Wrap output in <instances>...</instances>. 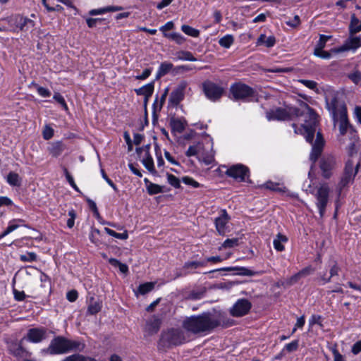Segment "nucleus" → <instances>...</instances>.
Returning <instances> with one entry per match:
<instances>
[{"label":"nucleus","instance_id":"obj_1","mask_svg":"<svg viewBox=\"0 0 361 361\" xmlns=\"http://www.w3.org/2000/svg\"><path fill=\"white\" fill-rule=\"evenodd\" d=\"M300 109L295 106H288L286 109H277L275 111L268 112L267 118L270 120L284 121L290 118L292 116H303L304 123L302 124L301 133L305 135V140L312 143L314 133L317 130L318 123L317 114L309 107L304 102H300Z\"/></svg>","mask_w":361,"mask_h":361},{"label":"nucleus","instance_id":"obj_2","mask_svg":"<svg viewBox=\"0 0 361 361\" xmlns=\"http://www.w3.org/2000/svg\"><path fill=\"white\" fill-rule=\"evenodd\" d=\"M326 107L331 115L334 127L338 125L339 135H345L350 128L343 94L340 92H328L325 95Z\"/></svg>","mask_w":361,"mask_h":361},{"label":"nucleus","instance_id":"obj_3","mask_svg":"<svg viewBox=\"0 0 361 361\" xmlns=\"http://www.w3.org/2000/svg\"><path fill=\"white\" fill-rule=\"evenodd\" d=\"M219 325L220 319L209 312L188 317L182 323L184 330L193 334L209 333Z\"/></svg>","mask_w":361,"mask_h":361},{"label":"nucleus","instance_id":"obj_4","mask_svg":"<svg viewBox=\"0 0 361 361\" xmlns=\"http://www.w3.org/2000/svg\"><path fill=\"white\" fill-rule=\"evenodd\" d=\"M85 344L80 340H71L62 336L54 337L49 346L43 349L44 355H63L70 352H81L85 349Z\"/></svg>","mask_w":361,"mask_h":361},{"label":"nucleus","instance_id":"obj_5","mask_svg":"<svg viewBox=\"0 0 361 361\" xmlns=\"http://www.w3.org/2000/svg\"><path fill=\"white\" fill-rule=\"evenodd\" d=\"M213 143L210 140L205 142H198L190 145L185 152L187 157L198 156L205 164L209 165L214 161V152L212 150Z\"/></svg>","mask_w":361,"mask_h":361},{"label":"nucleus","instance_id":"obj_6","mask_svg":"<svg viewBox=\"0 0 361 361\" xmlns=\"http://www.w3.org/2000/svg\"><path fill=\"white\" fill-rule=\"evenodd\" d=\"M188 340V332L180 329L171 328L161 333L160 344L163 346L171 347L180 345Z\"/></svg>","mask_w":361,"mask_h":361},{"label":"nucleus","instance_id":"obj_7","mask_svg":"<svg viewBox=\"0 0 361 361\" xmlns=\"http://www.w3.org/2000/svg\"><path fill=\"white\" fill-rule=\"evenodd\" d=\"M358 166L359 163L355 164L353 160H349L347 161L345 167L344 174L342 176L341 180L338 183L336 188V192L337 194V201H338L339 198L341 197V195L344 188L347 187L348 184L353 180L357 172Z\"/></svg>","mask_w":361,"mask_h":361},{"label":"nucleus","instance_id":"obj_8","mask_svg":"<svg viewBox=\"0 0 361 361\" xmlns=\"http://www.w3.org/2000/svg\"><path fill=\"white\" fill-rule=\"evenodd\" d=\"M331 188L328 183H322L317 188L314 194L316 206L319 210V216L322 218L326 212V209L329 202Z\"/></svg>","mask_w":361,"mask_h":361},{"label":"nucleus","instance_id":"obj_9","mask_svg":"<svg viewBox=\"0 0 361 361\" xmlns=\"http://www.w3.org/2000/svg\"><path fill=\"white\" fill-rule=\"evenodd\" d=\"M24 339L20 341H12L8 343V350L9 353L18 359L26 358L31 356L32 353L26 350L23 346Z\"/></svg>","mask_w":361,"mask_h":361},{"label":"nucleus","instance_id":"obj_10","mask_svg":"<svg viewBox=\"0 0 361 361\" xmlns=\"http://www.w3.org/2000/svg\"><path fill=\"white\" fill-rule=\"evenodd\" d=\"M361 47V37L360 36H354L350 35L345 41L343 44L338 48H334L331 50L332 53H340L347 51H356Z\"/></svg>","mask_w":361,"mask_h":361},{"label":"nucleus","instance_id":"obj_11","mask_svg":"<svg viewBox=\"0 0 361 361\" xmlns=\"http://www.w3.org/2000/svg\"><path fill=\"white\" fill-rule=\"evenodd\" d=\"M226 174L238 181H245L249 175V169L245 166L238 164L228 168Z\"/></svg>","mask_w":361,"mask_h":361},{"label":"nucleus","instance_id":"obj_12","mask_svg":"<svg viewBox=\"0 0 361 361\" xmlns=\"http://www.w3.org/2000/svg\"><path fill=\"white\" fill-rule=\"evenodd\" d=\"M4 20L8 22L10 26L9 30L12 32H17L18 30H23L27 25H32V21L30 19L20 15L12 16Z\"/></svg>","mask_w":361,"mask_h":361},{"label":"nucleus","instance_id":"obj_13","mask_svg":"<svg viewBox=\"0 0 361 361\" xmlns=\"http://www.w3.org/2000/svg\"><path fill=\"white\" fill-rule=\"evenodd\" d=\"M336 167V159L331 155L324 157L320 161V169L322 171V176L324 178H329L332 176L333 171Z\"/></svg>","mask_w":361,"mask_h":361},{"label":"nucleus","instance_id":"obj_14","mask_svg":"<svg viewBox=\"0 0 361 361\" xmlns=\"http://www.w3.org/2000/svg\"><path fill=\"white\" fill-rule=\"evenodd\" d=\"M47 337L45 328H32L27 331L26 336L23 338L30 343H38L44 341Z\"/></svg>","mask_w":361,"mask_h":361},{"label":"nucleus","instance_id":"obj_15","mask_svg":"<svg viewBox=\"0 0 361 361\" xmlns=\"http://www.w3.org/2000/svg\"><path fill=\"white\" fill-rule=\"evenodd\" d=\"M251 308V303L246 299L238 300L230 310L233 317H243L248 313Z\"/></svg>","mask_w":361,"mask_h":361},{"label":"nucleus","instance_id":"obj_16","mask_svg":"<svg viewBox=\"0 0 361 361\" xmlns=\"http://www.w3.org/2000/svg\"><path fill=\"white\" fill-rule=\"evenodd\" d=\"M161 324V318L157 315H153L146 321L144 331L148 336L154 335L159 331Z\"/></svg>","mask_w":361,"mask_h":361},{"label":"nucleus","instance_id":"obj_17","mask_svg":"<svg viewBox=\"0 0 361 361\" xmlns=\"http://www.w3.org/2000/svg\"><path fill=\"white\" fill-rule=\"evenodd\" d=\"M230 220V216L225 209L220 211L219 216L214 220L216 229L219 234L224 235L227 230V224Z\"/></svg>","mask_w":361,"mask_h":361},{"label":"nucleus","instance_id":"obj_18","mask_svg":"<svg viewBox=\"0 0 361 361\" xmlns=\"http://www.w3.org/2000/svg\"><path fill=\"white\" fill-rule=\"evenodd\" d=\"M324 146V140L322 138V134L319 132L317 133L316 140L312 144V152L310 154V159L314 162L318 159L321 152L322 151V148Z\"/></svg>","mask_w":361,"mask_h":361},{"label":"nucleus","instance_id":"obj_19","mask_svg":"<svg viewBox=\"0 0 361 361\" xmlns=\"http://www.w3.org/2000/svg\"><path fill=\"white\" fill-rule=\"evenodd\" d=\"M254 92H228V97L233 101H250V97Z\"/></svg>","mask_w":361,"mask_h":361},{"label":"nucleus","instance_id":"obj_20","mask_svg":"<svg viewBox=\"0 0 361 361\" xmlns=\"http://www.w3.org/2000/svg\"><path fill=\"white\" fill-rule=\"evenodd\" d=\"M172 131L181 133L185 128L186 121L184 119L178 118H171L169 122Z\"/></svg>","mask_w":361,"mask_h":361},{"label":"nucleus","instance_id":"obj_21","mask_svg":"<svg viewBox=\"0 0 361 361\" xmlns=\"http://www.w3.org/2000/svg\"><path fill=\"white\" fill-rule=\"evenodd\" d=\"M361 31V20H360L355 14L351 16L349 25L350 35H355Z\"/></svg>","mask_w":361,"mask_h":361},{"label":"nucleus","instance_id":"obj_22","mask_svg":"<svg viewBox=\"0 0 361 361\" xmlns=\"http://www.w3.org/2000/svg\"><path fill=\"white\" fill-rule=\"evenodd\" d=\"M101 309V302L99 300H95L94 297H91L89 301L87 312L90 314H95L98 313Z\"/></svg>","mask_w":361,"mask_h":361},{"label":"nucleus","instance_id":"obj_23","mask_svg":"<svg viewBox=\"0 0 361 361\" xmlns=\"http://www.w3.org/2000/svg\"><path fill=\"white\" fill-rule=\"evenodd\" d=\"M287 241L288 238L286 236L281 233H278L273 241L274 247L277 251L281 252L284 250L285 248L283 244L286 243Z\"/></svg>","mask_w":361,"mask_h":361},{"label":"nucleus","instance_id":"obj_24","mask_svg":"<svg viewBox=\"0 0 361 361\" xmlns=\"http://www.w3.org/2000/svg\"><path fill=\"white\" fill-rule=\"evenodd\" d=\"M276 43L275 37L274 36L267 37L265 35L262 34L257 39V44L258 45H265L267 47H272Z\"/></svg>","mask_w":361,"mask_h":361},{"label":"nucleus","instance_id":"obj_25","mask_svg":"<svg viewBox=\"0 0 361 361\" xmlns=\"http://www.w3.org/2000/svg\"><path fill=\"white\" fill-rule=\"evenodd\" d=\"M23 222V220L22 219H13L12 221H9L8 226L6 228V229L1 234H0V239L3 238L10 233L17 229L20 226V225L18 223Z\"/></svg>","mask_w":361,"mask_h":361},{"label":"nucleus","instance_id":"obj_26","mask_svg":"<svg viewBox=\"0 0 361 361\" xmlns=\"http://www.w3.org/2000/svg\"><path fill=\"white\" fill-rule=\"evenodd\" d=\"M142 163L150 173H154L156 172L153 159L148 151L146 152L145 157L143 158Z\"/></svg>","mask_w":361,"mask_h":361},{"label":"nucleus","instance_id":"obj_27","mask_svg":"<svg viewBox=\"0 0 361 361\" xmlns=\"http://www.w3.org/2000/svg\"><path fill=\"white\" fill-rule=\"evenodd\" d=\"M173 64L170 62L164 61L161 63L157 73V78H161L166 75L172 68Z\"/></svg>","mask_w":361,"mask_h":361},{"label":"nucleus","instance_id":"obj_28","mask_svg":"<svg viewBox=\"0 0 361 361\" xmlns=\"http://www.w3.org/2000/svg\"><path fill=\"white\" fill-rule=\"evenodd\" d=\"M63 151V145L61 142H56L51 144L49 152L53 157L59 156Z\"/></svg>","mask_w":361,"mask_h":361},{"label":"nucleus","instance_id":"obj_29","mask_svg":"<svg viewBox=\"0 0 361 361\" xmlns=\"http://www.w3.org/2000/svg\"><path fill=\"white\" fill-rule=\"evenodd\" d=\"M154 287V283L152 282L145 283L139 286L137 290H135V294L137 295L138 294L145 295L149 292H150Z\"/></svg>","mask_w":361,"mask_h":361},{"label":"nucleus","instance_id":"obj_30","mask_svg":"<svg viewBox=\"0 0 361 361\" xmlns=\"http://www.w3.org/2000/svg\"><path fill=\"white\" fill-rule=\"evenodd\" d=\"M234 37L231 35H226L219 40V44L221 47L228 49L233 44Z\"/></svg>","mask_w":361,"mask_h":361},{"label":"nucleus","instance_id":"obj_31","mask_svg":"<svg viewBox=\"0 0 361 361\" xmlns=\"http://www.w3.org/2000/svg\"><path fill=\"white\" fill-rule=\"evenodd\" d=\"M8 183L13 186H18L20 184V178L18 173L10 172L6 179Z\"/></svg>","mask_w":361,"mask_h":361},{"label":"nucleus","instance_id":"obj_32","mask_svg":"<svg viewBox=\"0 0 361 361\" xmlns=\"http://www.w3.org/2000/svg\"><path fill=\"white\" fill-rule=\"evenodd\" d=\"M183 99V92H172L170 95L169 102L171 105L176 106Z\"/></svg>","mask_w":361,"mask_h":361},{"label":"nucleus","instance_id":"obj_33","mask_svg":"<svg viewBox=\"0 0 361 361\" xmlns=\"http://www.w3.org/2000/svg\"><path fill=\"white\" fill-rule=\"evenodd\" d=\"M177 59L181 61H196L197 59L190 51H183L177 54Z\"/></svg>","mask_w":361,"mask_h":361},{"label":"nucleus","instance_id":"obj_34","mask_svg":"<svg viewBox=\"0 0 361 361\" xmlns=\"http://www.w3.org/2000/svg\"><path fill=\"white\" fill-rule=\"evenodd\" d=\"M104 231L109 235L113 236V237H114L116 238H118V239L126 240L128 238V232L126 231H124L123 233H116L114 230H111V229H110L109 228H104Z\"/></svg>","mask_w":361,"mask_h":361},{"label":"nucleus","instance_id":"obj_35","mask_svg":"<svg viewBox=\"0 0 361 361\" xmlns=\"http://www.w3.org/2000/svg\"><path fill=\"white\" fill-rule=\"evenodd\" d=\"M223 92H203V94L211 102H216L222 97Z\"/></svg>","mask_w":361,"mask_h":361},{"label":"nucleus","instance_id":"obj_36","mask_svg":"<svg viewBox=\"0 0 361 361\" xmlns=\"http://www.w3.org/2000/svg\"><path fill=\"white\" fill-rule=\"evenodd\" d=\"M181 30L185 34H186L189 36L193 37H197L200 35V32L198 30H196V29H195L189 25H182Z\"/></svg>","mask_w":361,"mask_h":361},{"label":"nucleus","instance_id":"obj_37","mask_svg":"<svg viewBox=\"0 0 361 361\" xmlns=\"http://www.w3.org/2000/svg\"><path fill=\"white\" fill-rule=\"evenodd\" d=\"M147 190L149 195H156L164 192L161 186L152 183L147 185Z\"/></svg>","mask_w":361,"mask_h":361},{"label":"nucleus","instance_id":"obj_38","mask_svg":"<svg viewBox=\"0 0 361 361\" xmlns=\"http://www.w3.org/2000/svg\"><path fill=\"white\" fill-rule=\"evenodd\" d=\"M181 181L185 185L191 186L193 188H197L202 186L200 183L190 176H183L181 179Z\"/></svg>","mask_w":361,"mask_h":361},{"label":"nucleus","instance_id":"obj_39","mask_svg":"<svg viewBox=\"0 0 361 361\" xmlns=\"http://www.w3.org/2000/svg\"><path fill=\"white\" fill-rule=\"evenodd\" d=\"M167 181L168 183L175 188H180V180L178 178L173 174L167 173Z\"/></svg>","mask_w":361,"mask_h":361},{"label":"nucleus","instance_id":"obj_40","mask_svg":"<svg viewBox=\"0 0 361 361\" xmlns=\"http://www.w3.org/2000/svg\"><path fill=\"white\" fill-rule=\"evenodd\" d=\"M203 90H224V87H221L217 85L216 83L207 80L203 83Z\"/></svg>","mask_w":361,"mask_h":361},{"label":"nucleus","instance_id":"obj_41","mask_svg":"<svg viewBox=\"0 0 361 361\" xmlns=\"http://www.w3.org/2000/svg\"><path fill=\"white\" fill-rule=\"evenodd\" d=\"M164 37H167L171 40L175 41L178 44L183 43V42L184 40L183 37L180 34L177 33V32H173V33H170V34L164 33Z\"/></svg>","mask_w":361,"mask_h":361},{"label":"nucleus","instance_id":"obj_42","mask_svg":"<svg viewBox=\"0 0 361 361\" xmlns=\"http://www.w3.org/2000/svg\"><path fill=\"white\" fill-rule=\"evenodd\" d=\"M230 90H252V89L241 82H237L231 86Z\"/></svg>","mask_w":361,"mask_h":361},{"label":"nucleus","instance_id":"obj_43","mask_svg":"<svg viewBox=\"0 0 361 361\" xmlns=\"http://www.w3.org/2000/svg\"><path fill=\"white\" fill-rule=\"evenodd\" d=\"M330 39V36H326L324 35H321L319 37V39L317 42V44L314 48V49L321 50V49H324L325 47L326 42Z\"/></svg>","mask_w":361,"mask_h":361},{"label":"nucleus","instance_id":"obj_44","mask_svg":"<svg viewBox=\"0 0 361 361\" xmlns=\"http://www.w3.org/2000/svg\"><path fill=\"white\" fill-rule=\"evenodd\" d=\"M20 259L22 262H34L37 259V255L35 252H27L21 255Z\"/></svg>","mask_w":361,"mask_h":361},{"label":"nucleus","instance_id":"obj_45","mask_svg":"<svg viewBox=\"0 0 361 361\" xmlns=\"http://www.w3.org/2000/svg\"><path fill=\"white\" fill-rule=\"evenodd\" d=\"M87 357L80 354H74L66 357L62 361H86Z\"/></svg>","mask_w":361,"mask_h":361},{"label":"nucleus","instance_id":"obj_46","mask_svg":"<svg viewBox=\"0 0 361 361\" xmlns=\"http://www.w3.org/2000/svg\"><path fill=\"white\" fill-rule=\"evenodd\" d=\"M238 245V238L226 239L222 244V247H233Z\"/></svg>","mask_w":361,"mask_h":361},{"label":"nucleus","instance_id":"obj_47","mask_svg":"<svg viewBox=\"0 0 361 361\" xmlns=\"http://www.w3.org/2000/svg\"><path fill=\"white\" fill-rule=\"evenodd\" d=\"M298 341L295 340V341H293L292 342L286 344L285 345L284 349L287 352L290 353V352L295 351L298 349Z\"/></svg>","mask_w":361,"mask_h":361},{"label":"nucleus","instance_id":"obj_48","mask_svg":"<svg viewBox=\"0 0 361 361\" xmlns=\"http://www.w3.org/2000/svg\"><path fill=\"white\" fill-rule=\"evenodd\" d=\"M68 216L69 219L67 220V226L69 228H71L74 226L75 219L76 217V214L74 209H72L68 212Z\"/></svg>","mask_w":361,"mask_h":361},{"label":"nucleus","instance_id":"obj_49","mask_svg":"<svg viewBox=\"0 0 361 361\" xmlns=\"http://www.w3.org/2000/svg\"><path fill=\"white\" fill-rule=\"evenodd\" d=\"M314 54L315 56L320 57L322 59H329L331 58V54L329 52L324 51L323 49H321V50L314 49Z\"/></svg>","mask_w":361,"mask_h":361},{"label":"nucleus","instance_id":"obj_50","mask_svg":"<svg viewBox=\"0 0 361 361\" xmlns=\"http://www.w3.org/2000/svg\"><path fill=\"white\" fill-rule=\"evenodd\" d=\"M204 264L200 262H188L185 263L184 269H197L200 267H203Z\"/></svg>","mask_w":361,"mask_h":361},{"label":"nucleus","instance_id":"obj_51","mask_svg":"<svg viewBox=\"0 0 361 361\" xmlns=\"http://www.w3.org/2000/svg\"><path fill=\"white\" fill-rule=\"evenodd\" d=\"M108 8L107 6L99 8H95L92 9L89 11V14L90 16H97V15H103L106 13H108Z\"/></svg>","mask_w":361,"mask_h":361},{"label":"nucleus","instance_id":"obj_52","mask_svg":"<svg viewBox=\"0 0 361 361\" xmlns=\"http://www.w3.org/2000/svg\"><path fill=\"white\" fill-rule=\"evenodd\" d=\"M349 78L355 84H361V73L355 71L349 75Z\"/></svg>","mask_w":361,"mask_h":361},{"label":"nucleus","instance_id":"obj_53","mask_svg":"<svg viewBox=\"0 0 361 361\" xmlns=\"http://www.w3.org/2000/svg\"><path fill=\"white\" fill-rule=\"evenodd\" d=\"M299 82L303 84L307 88L314 90L317 88V83L313 80H301Z\"/></svg>","mask_w":361,"mask_h":361},{"label":"nucleus","instance_id":"obj_54","mask_svg":"<svg viewBox=\"0 0 361 361\" xmlns=\"http://www.w3.org/2000/svg\"><path fill=\"white\" fill-rule=\"evenodd\" d=\"M54 135V130L51 127L46 126L43 130V137L45 140H49Z\"/></svg>","mask_w":361,"mask_h":361},{"label":"nucleus","instance_id":"obj_55","mask_svg":"<svg viewBox=\"0 0 361 361\" xmlns=\"http://www.w3.org/2000/svg\"><path fill=\"white\" fill-rule=\"evenodd\" d=\"M264 187L267 189H269L271 190H280L279 184L275 183L271 181H267L264 184Z\"/></svg>","mask_w":361,"mask_h":361},{"label":"nucleus","instance_id":"obj_56","mask_svg":"<svg viewBox=\"0 0 361 361\" xmlns=\"http://www.w3.org/2000/svg\"><path fill=\"white\" fill-rule=\"evenodd\" d=\"M302 277L300 272H298L297 274L292 276L290 279H288L286 283L288 286H291L298 281Z\"/></svg>","mask_w":361,"mask_h":361},{"label":"nucleus","instance_id":"obj_57","mask_svg":"<svg viewBox=\"0 0 361 361\" xmlns=\"http://www.w3.org/2000/svg\"><path fill=\"white\" fill-rule=\"evenodd\" d=\"M78 296V292L75 290H71L67 293L66 297L70 302H74L77 300Z\"/></svg>","mask_w":361,"mask_h":361},{"label":"nucleus","instance_id":"obj_58","mask_svg":"<svg viewBox=\"0 0 361 361\" xmlns=\"http://www.w3.org/2000/svg\"><path fill=\"white\" fill-rule=\"evenodd\" d=\"M173 27H174L173 23L172 21H169L165 25L161 26L159 28V30H160V31L163 32V33L164 34V33H166V31L173 29Z\"/></svg>","mask_w":361,"mask_h":361},{"label":"nucleus","instance_id":"obj_59","mask_svg":"<svg viewBox=\"0 0 361 361\" xmlns=\"http://www.w3.org/2000/svg\"><path fill=\"white\" fill-rule=\"evenodd\" d=\"M203 293V292L192 291L188 298L190 300H199L202 298Z\"/></svg>","mask_w":361,"mask_h":361},{"label":"nucleus","instance_id":"obj_60","mask_svg":"<svg viewBox=\"0 0 361 361\" xmlns=\"http://www.w3.org/2000/svg\"><path fill=\"white\" fill-rule=\"evenodd\" d=\"M314 271V269L311 266H309V267L304 268L299 272H300V275L302 276V277H305L306 276H308V275L312 274Z\"/></svg>","mask_w":361,"mask_h":361},{"label":"nucleus","instance_id":"obj_61","mask_svg":"<svg viewBox=\"0 0 361 361\" xmlns=\"http://www.w3.org/2000/svg\"><path fill=\"white\" fill-rule=\"evenodd\" d=\"M54 98L59 102L65 109H67V105L66 104L64 98L59 93L54 96Z\"/></svg>","mask_w":361,"mask_h":361},{"label":"nucleus","instance_id":"obj_62","mask_svg":"<svg viewBox=\"0 0 361 361\" xmlns=\"http://www.w3.org/2000/svg\"><path fill=\"white\" fill-rule=\"evenodd\" d=\"M360 352H361V340L353 344L352 347V353L354 355H357Z\"/></svg>","mask_w":361,"mask_h":361},{"label":"nucleus","instance_id":"obj_63","mask_svg":"<svg viewBox=\"0 0 361 361\" xmlns=\"http://www.w3.org/2000/svg\"><path fill=\"white\" fill-rule=\"evenodd\" d=\"M353 114L358 123L361 124V107L356 106L354 109Z\"/></svg>","mask_w":361,"mask_h":361},{"label":"nucleus","instance_id":"obj_64","mask_svg":"<svg viewBox=\"0 0 361 361\" xmlns=\"http://www.w3.org/2000/svg\"><path fill=\"white\" fill-rule=\"evenodd\" d=\"M334 361H345L343 356L337 350H333Z\"/></svg>","mask_w":361,"mask_h":361}]
</instances>
